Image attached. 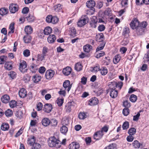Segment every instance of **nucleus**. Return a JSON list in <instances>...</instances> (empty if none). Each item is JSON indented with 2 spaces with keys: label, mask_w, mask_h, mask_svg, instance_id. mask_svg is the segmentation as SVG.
I'll return each mask as SVG.
<instances>
[{
  "label": "nucleus",
  "mask_w": 149,
  "mask_h": 149,
  "mask_svg": "<svg viewBox=\"0 0 149 149\" xmlns=\"http://www.w3.org/2000/svg\"><path fill=\"white\" fill-rule=\"evenodd\" d=\"M48 142L49 146L51 147H55L56 148H59L61 146L60 141L54 137L50 138Z\"/></svg>",
  "instance_id": "nucleus-1"
},
{
  "label": "nucleus",
  "mask_w": 149,
  "mask_h": 149,
  "mask_svg": "<svg viewBox=\"0 0 149 149\" xmlns=\"http://www.w3.org/2000/svg\"><path fill=\"white\" fill-rule=\"evenodd\" d=\"M27 64L25 61L23 60L21 61L19 67V70L23 73L26 72L27 70Z\"/></svg>",
  "instance_id": "nucleus-2"
},
{
  "label": "nucleus",
  "mask_w": 149,
  "mask_h": 149,
  "mask_svg": "<svg viewBox=\"0 0 149 149\" xmlns=\"http://www.w3.org/2000/svg\"><path fill=\"white\" fill-rule=\"evenodd\" d=\"M139 22L136 19H133L130 24V26L132 29H136L139 26Z\"/></svg>",
  "instance_id": "nucleus-3"
},
{
  "label": "nucleus",
  "mask_w": 149,
  "mask_h": 149,
  "mask_svg": "<svg viewBox=\"0 0 149 149\" xmlns=\"http://www.w3.org/2000/svg\"><path fill=\"white\" fill-rule=\"evenodd\" d=\"M9 8L10 12L14 13L18 10V6L17 4L12 3L9 6Z\"/></svg>",
  "instance_id": "nucleus-4"
},
{
  "label": "nucleus",
  "mask_w": 149,
  "mask_h": 149,
  "mask_svg": "<svg viewBox=\"0 0 149 149\" xmlns=\"http://www.w3.org/2000/svg\"><path fill=\"white\" fill-rule=\"evenodd\" d=\"M54 74V72L52 70L47 71L45 74V76L47 79H51Z\"/></svg>",
  "instance_id": "nucleus-5"
},
{
  "label": "nucleus",
  "mask_w": 149,
  "mask_h": 149,
  "mask_svg": "<svg viewBox=\"0 0 149 149\" xmlns=\"http://www.w3.org/2000/svg\"><path fill=\"white\" fill-rule=\"evenodd\" d=\"M52 109V106L50 104H46L44 106L43 110L45 112H50Z\"/></svg>",
  "instance_id": "nucleus-6"
},
{
  "label": "nucleus",
  "mask_w": 149,
  "mask_h": 149,
  "mask_svg": "<svg viewBox=\"0 0 149 149\" xmlns=\"http://www.w3.org/2000/svg\"><path fill=\"white\" fill-rule=\"evenodd\" d=\"M103 133L102 131H99L95 133L94 135V138L96 140L101 139L103 135Z\"/></svg>",
  "instance_id": "nucleus-7"
},
{
  "label": "nucleus",
  "mask_w": 149,
  "mask_h": 149,
  "mask_svg": "<svg viewBox=\"0 0 149 149\" xmlns=\"http://www.w3.org/2000/svg\"><path fill=\"white\" fill-rule=\"evenodd\" d=\"M63 86L65 90H66L67 88V91L68 92L70 90L72 85L70 84V82L69 80H66L63 83Z\"/></svg>",
  "instance_id": "nucleus-8"
},
{
  "label": "nucleus",
  "mask_w": 149,
  "mask_h": 149,
  "mask_svg": "<svg viewBox=\"0 0 149 149\" xmlns=\"http://www.w3.org/2000/svg\"><path fill=\"white\" fill-rule=\"evenodd\" d=\"M86 5L88 8H94V7L95 6V3L94 1L90 0L86 2Z\"/></svg>",
  "instance_id": "nucleus-9"
},
{
  "label": "nucleus",
  "mask_w": 149,
  "mask_h": 149,
  "mask_svg": "<svg viewBox=\"0 0 149 149\" xmlns=\"http://www.w3.org/2000/svg\"><path fill=\"white\" fill-rule=\"evenodd\" d=\"M80 146L79 143L76 142H73L70 144L69 146L70 149H78Z\"/></svg>",
  "instance_id": "nucleus-10"
},
{
  "label": "nucleus",
  "mask_w": 149,
  "mask_h": 149,
  "mask_svg": "<svg viewBox=\"0 0 149 149\" xmlns=\"http://www.w3.org/2000/svg\"><path fill=\"white\" fill-rule=\"evenodd\" d=\"M89 104L91 106H93L97 104L98 103V99L95 97L92 98L89 100Z\"/></svg>",
  "instance_id": "nucleus-11"
},
{
  "label": "nucleus",
  "mask_w": 149,
  "mask_h": 149,
  "mask_svg": "<svg viewBox=\"0 0 149 149\" xmlns=\"http://www.w3.org/2000/svg\"><path fill=\"white\" fill-rule=\"evenodd\" d=\"M35 138L33 136H31L28 138L27 143L31 146H33L34 143H35Z\"/></svg>",
  "instance_id": "nucleus-12"
},
{
  "label": "nucleus",
  "mask_w": 149,
  "mask_h": 149,
  "mask_svg": "<svg viewBox=\"0 0 149 149\" xmlns=\"http://www.w3.org/2000/svg\"><path fill=\"white\" fill-rule=\"evenodd\" d=\"M19 95L21 98H24L26 96L27 93L26 91L24 88L21 89L19 91Z\"/></svg>",
  "instance_id": "nucleus-13"
},
{
  "label": "nucleus",
  "mask_w": 149,
  "mask_h": 149,
  "mask_svg": "<svg viewBox=\"0 0 149 149\" xmlns=\"http://www.w3.org/2000/svg\"><path fill=\"white\" fill-rule=\"evenodd\" d=\"M1 100L3 103H7L9 102L10 100V97L8 95L6 94L1 97Z\"/></svg>",
  "instance_id": "nucleus-14"
},
{
  "label": "nucleus",
  "mask_w": 149,
  "mask_h": 149,
  "mask_svg": "<svg viewBox=\"0 0 149 149\" xmlns=\"http://www.w3.org/2000/svg\"><path fill=\"white\" fill-rule=\"evenodd\" d=\"M71 70L72 69L70 67H67L63 69V72L64 75L68 76L71 73Z\"/></svg>",
  "instance_id": "nucleus-15"
},
{
  "label": "nucleus",
  "mask_w": 149,
  "mask_h": 149,
  "mask_svg": "<svg viewBox=\"0 0 149 149\" xmlns=\"http://www.w3.org/2000/svg\"><path fill=\"white\" fill-rule=\"evenodd\" d=\"M24 31L27 35L33 32V29L30 26H25Z\"/></svg>",
  "instance_id": "nucleus-16"
},
{
  "label": "nucleus",
  "mask_w": 149,
  "mask_h": 149,
  "mask_svg": "<svg viewBox=\"0 0 149 149\" xmlns=\"http://www.w3.org/2000/svg\"><path fill=\"white\" fill-rule=\"evenodd\" d=\"M112 85L114 86V87H113V88L116 89L117 87H118L119 88V89L120 90L123 86V83L122 82H117L116 81H113Z\"/></svg>",
  "instance_id": "nucleus-17"
},
{
  "label": "nucleus",
  "mask_w": 149,
  "mask_h": 149,
  "mask_svg": "<svg viewBox=\"0 0 149 149\" xmlns=\"http://www.w3.org/2000/svg\"><path fill=\"white\" fill-rule=\"evenodd\" d=\"M86 19L85 18L81 19L77 23L78 26L79 27H82L86 24Z\"/></svg>",
  "instance_id": "nucleus-18"
},
{
  "label": "nucleus",
  "mask_w": 149,
  "mask_h": 149,
  "mask_svg": "<svg viewBox=\"0 0 149 149\" xmlns=\"http://www.w3.org/2000/svg\"><path fill=\"white\" fill-rule=\"evenodd\" d=\"M56 38V37L54 35H49L47 38V40L49 43H52L55 42Z\"/></svg>",
  "instance_id": "nucleus-19"
},
{
  "label": "nucleus",
  "mask_w": 149,
  "mask_h": 149,
  "mask_svg": "<svg viewBox=\"0 0 149 149\" xmlns=\"http://www.w3.org/2000/svg\"><path fill=\"white\" fill-rule=\"evenodd\" d=\"M42 125L45 126H47L50 124V121L47 118H43L42 121Z\"/></svg>",
  "instance_id": "nucleus-20"
},
{
  "label": "nucleus",
  "mask_w": 149,
  "mask_h": 149,
  "mask_svg": "<svg viewBox=\"0 0 149 149\" xmlns=\"http://www.w3.org/2000/svg\"><path fill=\"white\" fill-rule=\"evenodd\" d=\"M12 65L11 62H6L4 65V68L8 70H10L12 68Z\"/></svg>",
  "instance_id": "nucleus-21"
},
{
  "label": "nucleus",
  "mask_w": 149,
  "mask_h": 149,
  "mask_svg": "<svg viewBox=\"0 0 149 149\" xmlns=\"http://www.w3.org/2000/svg\"><path fill=\"white\" fill-rule=\"evenodd\" d=\"M110 95L111 97L112 98H115L117 97L118 95V92L114 89L111 90Z\"/></svg>",
  "instance_id": "nucleus-22"
},
{
  "label": "nucleus",
  "mask_w": 149,
  "mask_h": 149,
  "mask_svg": "<svg viewBox=\"0 0 149 149\" xmlns=\"http://www.w3.org/2000/svg\"><path fill=\"white\" fill-rule=\"evenodd\" d=\"M52 29L51 28L48 26L45 29L44 31V33L45 35H48L52 33Z\"/></svg>",
  "instance_id": "nucleus-23"
},
{
  "label": "nucleus",
  "mask_w": 149,
  "mask_h": 149,
  "mask_svg": "<svg viewBox=\"0 0 149 149\" xmlns=\"http://www.w3.org/2000/svg\"><path fill=\"white\" fill-rule=\"evenodd\" d=\"M41 79V77L36 74L33 77L32 80L35 83L38 82L40 81Z\"/></svg>",
  "instance_id": "nucleus-24"
},
{
  "label": "nucleus",
  "mask_w": 149,
  "mask_h": 149,
  "mask_svg": "<svg viewBox=\"0 0 149 149\" xmlns=\"http://www.w3.org/2000/svg\"><path fill=\"white\" fill-rule=\"evenodd\" d=\"M92 46L89 45H86L84 46L83 49L84 52H89L92 48Z\"/></svg>",
  "instance_id": "nucleus-25"
},
{
  "label": "nucleus",
  "mask_w": 149,
  "mask_h": 149,
  "mask_svg": "<svg viewBox=\"0 0 149 149\" xmlns=\"http://www.w3.org/2000/svg\"><path fill=\"white\" fill-rule=\"evenodd\" d=\"M9 125L7 123H3L1 126V129L3 131L8 130L9 128Z\"/></svg>",
  "instance_id": "nucleus-26"
},
{
  "label": "nucleus",
  "mask_w": 149,
  "mask_h": 149,
  "mask_svg": "<svg viewBox=\"0 0 149 149\" xmlns=\"http://www.w3.org/2000/svg\"><path fill=\"white\" fill-rule=\"evenodd\" d=\"M82 66L81 63H76L75 66V70L78 71L81 70L82 69Z\"/></svg>",
  "instance_id": "nucleus-27"
},
{
  "label": "nucleus",
  "mask_w": 149,
  "mask_h": 149,
  "mask_svg": "<svg viewBox=\"0 0 149 149\" xmlns=\"http://www.w3.org/2000/svg\"><path fill=\"white\" fill-rule=\"evenodd\" d=\"M136 29V32L138 35H141L143 33L144 29L142 27L139 26Z\"/></svg>",
  "instance_id": "nucleus-28"
},
{
  "label": "nucleus",
  "mask_w": 149,
  "mask_h": 149,
  "mask_svg": "<svg viewBox=\"0 0 149 149\" xmlns=\"http://www.w3.org/2000/svg\"><path fill=\"white\" fill-rule=\"evenodd\" d=\"M8 12V9L4 8L0 9V14L1 15H4L7 14Z\"/></svg>",
  "instance_id": "nucleus-29"
},
{
  "label": "nucleus",
  "mask_w": 149,
  "mask_h": 149,
  "mask_svg": "<svg viewBox=\"0 0 149 149\" xmlns=\"http://www.w3.org/2000/svg\"><path fill=\"white\" fill-rule=\"evenodd\" d=\"M70 34L71 36L74 37L75 36L76 31L74 27H72L69 31Z\"/></svg>",
  "instance_id": "nucleus-30"
},
{
  "label": "nucleus",
  "mask_w": 149,
  "mask_h": 149,
  "mask_svg": "<svg viewBox=\"0 0 149 149\" xmlns=\"http://www.w3.org/2000/svg\"><path fill=\"white\" fill-rule=\"evenodd\" d=\"M38 67L37 65L33 63L31 64L30 66V70L33 73L35 72L36 71Z\"/></svg>",
  "instance_id": "nucleus-31"
},
{
  "label": "nucleus",
  "mask_w": 149,
  "mask_h": 149,
  "mask_svg": "<svg viewBox=\"0 0 149 149\" xmlns=\"http://www.w3.org/2000/svg\"><path fill=\"white\" fill-rule=\"evenodd\" d=\"M129 32L130 31L129 28L127 27H126L124 29L122 34L125 37L127 38L129 36L128 34Z\"/></svg>",
  "instance_id": "nucleus-32"
},
{
  "label": "nucleus",
  "mask_w": 149,
  "mask_h": 149,
  "mask_svg": "<svg viewBox=\"0 0 149 149\" xmlns=\"http://www.w3.org/2000/svg\"><path fill=\"white\" fill-rule=\"evenodd\" d=\"M31 38L29 36L26 35V36L24 37L23 39L25 43H28L30 42L31 40Z\"/></svg>",
  "instance_id": "nucleus-33"
},
{
  "label": "nucleus",
  "mask_w": 149,
  "mask_h": 149,
  "mask_svg": "<svg viewBox=\"0 0 149 149\" xmlns=\"http://www.w3.org/2000/svg\"><path fill=\"white\" fill-rule=\"evenodd\" d=\"M68 131V128L65 126L63 125L61 128L60 131L61 133L63 134H66L67 132Z\"/></svg>",
  "instance_id": "nucleus-34"
},
{
  "label": "nucleus",
  "mask_w": 149,
  "mask_h": 149,
  "mask_svg": "<svg viewBox=\"0 0 149 149\" xmlns=\"http://www.w3.org/2000/svg\"><path fill=\"white\" fill-rule=\"evenodd\" d=\"M133 146L136 148H139L140 146V143L137 141L136 140L134 141L132 143Z\"/></svg>",
  "instance_id": "nucleus-35"
},
{
  "label": "nucleus",
  "mask_w": 149,
  "mask_h": 149,
  "mask_svg": "<svg viewBox=\"0 0 149 149\" xmlns=\"http://www.w3.org/2000/svg\"><path fill=\"white\" fill-rule=\"evenodd\" d=\"M72 102H69L67 105L65 106L66 111L67 112H70L71 110V106L72 105Z\"/></svg>",
  "instance_id": "nucleus-36"
},
{
  "label": "nucleus",
  "mask_w": 149,
  "mask_h": 149,
  "mask_svg": "<svg viewBox=\"0 0 149 149\" xmlns=\"http://www.w3.org/2000/svg\"><path fill=\"white\" fill-rule=\"evenodd\" d=\"M120 60V56L119 55H117L115 56L113 59V63L116 64Z\"/></svg>",
  "instance_id": "nucleus-37"
},
{
  "label": "nucleus",
  "mask_w": 149,
  "mask_h": 149,
  "mask_svg": "<svg viewBox=\"0 0 149 149\" xmlns=\"http://www.w3.org/2000/svg\"><path fill=\"white\" fill-rule=\"evenodd\" d=\"M8 75L12 79H13L16 77V74L15 72L11 71L8 73Z\"/></svg>",
  "instance_id": "nucleus-38"
},
{
  "label": "nucleus",
  "mask_w": 149,
  "mask_h": 149,
  "mask_svg": "<svg viewBox=\"0 0 149 149\" xmlns=\"http://www.w3.org/2000/svg\"><path fill=\"white\" fill-rule=\"evenodd\" d=\"M7 58L6 56H0V64H2L6 61Z\"/></svg>",
  "instance_id": "nucleus-39"
},
{
  "label": "nucleus",
  "mask_w": 149,
  "mask_h": 149,
  "mask_svg": "<svg viewBox=\"0 0 149 149\" xmlns=\"http://www.w3.org/2000/svg\"><path fill=\"white\" fill-rule=\"evenodd\" d=\"M41 146L38 143H35L32 146L31 149H41Z\"/></svg>",
  "instance_id": "nucleus-40"
},
{
  "label": "nucleus",
  "mask_w": 149,
  "mask_h": 149,
  "mask_svg": "<svg viewBox=\"0 0 149 149\" xmlns=\"http://www.w3.org/2000/svg\"><path fill=\"white\" fill-rule=\"evenodd\" d=\"M136 129L134 128H132L130 129L128 131V133L130 135H133L136 132Z\"/></svg>",
  "instance_id": "nucleus-41"
},
{
  "label": "nucleus",
  "mask_w": 149,
  "mask_h": 149,
  "mask_svg": "<svg viewBox=\"0 0 149 149\" xmlns=\"http://www.w3.org/2000/svg\"><path fill=\"white\" fill-rule=\"evenodd\" d=\"M26 18L27 20L30 22H33L35 19V17L32 15H29L28 17H26Z\"/></svg>",
  "instance_id": "nucleus-42"
},
{
  "label": "nucleus",
  "mask_w": 149,
  "mask_h": 149,
  "mask_svg": "<svg viewBox=\"0 0 149 149\" xmlns=\"http://www.w3.org/2000/svg\"><path fill=\"white\" fill-rule=\"evenodd\" d=\"M137 99V96L134 94L132 95L130 97V100L133 102H136Z\"/></svg>",
  "instance_id": "nucleus-43"
},
{
  "label": "nucleus",
  "mask_w": 149,
  "mask_h": 149,
  "mask_svg": "<svg viewBox=\"0 0 149 149\" xmlns=\"http://www.w3.org/2000/svg\"><path fill=\"white\" fill-rule=\"evenodd\" d=\"M100 73L102 75H105L108 72V70L106 68H104L103 67L102 68L100 69Z\"/></svg>",
  "instance_id": "nucleus-44"
},
{
  "label": "nucleus",
  "mask_w": 149,
  "mask_h": 149,
  "mask_svg": "<svg viewBox=\"0 0 149 149\" xmlns=\"http://www.w3.org/2000/svg\"><path fill=\"white\" fill-rule=\"evenodd\" d=\"M129 123L127 121H125L122 125L123 129V130H127L129 128Z\"/></svg>",
  "instance_id": "nucleus-45"
},
{
  "label": "nucleus",
  "mask_w": 149,
  "mask_h": 149,
  "mask_svg": "<svg viewBox=\"0 0 149 149\" xmlns=\"http://www.w3.org/2000/svg\"><path fill=\"white\" fill-rule=\"evenodd\" d=\"M9 104L11 108H13L16 106L17 102L15 100H12L9 102Z\"/></svg>",
  "instance_id": "nucleus-46"
},
{
  "label": "nucleus",
  "mask_w": 149,
  "mask_h": 149,
  "mask_svg": "<svg viewBox=\"0 0 149 149\" xmlns=\"http://www.w3.org/2000/svg\"><path fill=\"white\" fill-rule=\"evenodd\" d=\"M58 123V122L55 119H52L50 121V124L51 125L54 127L57 126Z\"/></svg>",
  "instance_id": "nucleus-47"
},
{
  "label": "nucleus",
  "mask_w": 149,
  "mask_h": 149,
  "mask_svg": "<svg viewBox=\"0 0 149 149\" xmlns=\"http://www.w3.org/2000/svg\"><path fill=\"white\" fill-rule=\"evenodd\" d=\"M54 8L56 11L58 12L61 9V5L60 4H58L54 6Z\"/></svg>",
  "instance_id": "nucleus-48"
},
{
  "label": "nucleus",
  "mask_w": 149,
  "mask_h": 149,
  "mask_svg": "<svg viewBox=\"0 0 149 149\" xmlns=\"http://www.w3.org/2000/svg\"><path fill=\"white\" fill-rule=\"evenodd\" d=\"M13 112L10 109H8L5 112V114L6 116L8 117L11 116L13 114Z\"/></svg>",
  "instance_id": "nucleus-49"
},
{
  "label": "nucleus",
  "mask_w": 149,
  "mask_h": 149,
  "mask_svg": "<svg viewBox=\"0 0 149 149\" xmlns=\"http://www.w3.org/2000/svg\"><path fill=\"white\" fill-rule=\"evenodd\" d=\"M69 120L68 118H63L62 121V123L63 125H67L69 123Z\"/></svg>",
  "instance_id": "nucleus-50"
},
{
  "label": "nucleus",
  "mask_w": 149,
  "mask_h": 149,
  "mask_svg": "<svg viewBox=\"0 0 149 149\" xmlns=\"http://www.w3.org/2000/svg\"><path fill=\"white\" fill-rule=\"evenodd\" d=\"M79 118L81 119H84L86 117V115L84 113H80L79 114Z\"/></svg>",
  "instance_id": "nucleus-51"
},
{
  "label": "nucleus",
  "mask_w": 149,
  "mask_h": 149,
  "mask_svg": "<svg viewBox=\"0 0 149 149\" xmlns=\"http://www.w3.org/2000/svg\"><path fill=\"white\" fill-rule=\"evenodd\" d=\"M95 9L94 8H90L86 11V14L89 15H93L95 12Z\"/></svg>",
  "instance_id": "nucleus-52"
},
{
  "label": "nucleus",
  "mask_w": 149,
  "mask_h": 149,
  "mask_svg": "<svg viewBox=\"0 0 149 149\" xmlns=\"http://www.w3.org/2000/svg\"><path fill=\"white\" fill-rule=\"evenodd\" d=\"M51 23L53 24H55L57 23L58 21V18L56 16H52Z\"/></svg>",
  "instance_id": "nucleus-53"
},
{
  "label": "nucleus",
  "mask_w": 149,
  "mask_h": 149,
  "mask_svg": "<svg viewBox=\"0 0 149 149\" xmlns=\"http://www.w3.org/2000/svg\"><path fill=\"white\" fill-rule=\"evenodd\" d=\"M123 106L126 108H128L130 107V104L128 100H126L123 102Z\"/></svg>",
  "instance_id": "nucleus-54"
},
{
  "label": "nucleus",
  "mask_w": 149,
  "mask_h": 149,
  "mask_svg": "<svg viewBox=\"0 0 149 149\" xmlns=\"http://www.w3.org/2000/svg\"><path fill=\"white\" fill-rule=\"evenodd\" d=\"M23 54L24 56L28 57L30 55V51L28 49H26L23 51Z\"/></svg>",
  "instance_id": "nucleus-55"
},
{
  "label": "nucleus",
  "mask_w": 149,
  "mask_h": 149,
  "mask_svg": "<svg viewBox=\"0 0 149 149\" xmlns=\"http://www.w3.org/2000/svg\"><path fill=\"white\" fill-rule=\"evenodd\" d=\"M105 45V43H102L96 49V51L97 52L99 50L102 49H103Z\"/></svg>",
  "instance_id": "nucleus-56"
},
{
  "label": "nucleus",
  "mask_w": 149,
  "mask_h": 149,
  "mask_svg": "<svg viewBox=\"0 0 149 149\" xmlns=\"http://www.w3.org/2000/svg\"><path fill=\"white\" fill-rule=\"evenodd\" d=\"M52 16L51 15H48L46 18V21L48 23H51Z\"/></svg>",
  "instance_id": "nucleus-57"
},
{
  "label": "nucleus",
  "mask_w": 149,
  "mask_h": 149,
  "mask_svg": "<svg viewBox=\"0 0 149 149\" xmlns=\"http://www.w3.org/2000/svg\"><path fill=\"white\" fill-rule=\"evenodd\" d=\"M115 147L116 144H115L112 143L106 147L105 148V149H114Z\"/></svg>",
  "instance_id": "nucleus-58"
},
{
  "label": "nucleus",
  "mask_w": 149,
  "mask_h": 149,
  "mask_svg": "<svg viewBox=\"0 0 149 149\" xmlns=\"http://www.w3.org/2000/svg\"><path fill=\"white\" fill-rule=\"evenodd\" d=\"M123 114L125 116H127L129 113V109L128 108H125L123 109Z\"/></svg>",
  "instance_id": "nucleus-59"
},
{
  "label": "nucleus",
  "mask_w": 149,
  "mask_h": 149,
  "mask_svg": "<svg viewBox=\"0 0 149 149\" xmlns=\"http://www.w3.org/2000/svg\"><path fill=\"white\" fill-rule=\"evenodd\" d=\"M63 102V99H58L57 100V103L59 106H61Z\"/></svg>",
  "instance_id": "nucleus-60"
},
{
  "label": "nucleus",
  "mask_w": 149,
  "mask_h": 149,
  "mask_svg": "<svg viewBox=\"0 0 149 149\" xmlns=\"http://www.w3.org/2000/svg\"><path fill=\"white\" fill-rule=\"evenodd\" d=\"M16 115L17 117L20 118L22 117L23 113L22 111H19L16 113Z\"/></svg>",
  "instance_id": "nucleus-61"
},
{
  "label": "nucleus",
  "mask_w": 149,
  "mask_h": 149,
  "mask_svg": "<svg viewBox=\"0 0 149 149\" xmlns=\"http://www.w3.org/2000/svg\"><path fill=\"white\" fill-rule=\"evenodd\" d=\"M99 39L97 40L99 42L102 41L104 39V36L102 33H100L98 36Z\"/></svg>",
  "instance_id": "nucleus-62"
},
{
  "label": "nucleus",
  "mask_w": 149,
  "mask_h": 149,
  "mask_svg": "<svg viewBox=\"0 0 149 149\" xmlns=\"http://www.w3.org/2000/svg\"><path fill=\"white\" fill-rule=\"evenodd\" d=\"M140 115V113H138L136 115L133 116V120L134 121H138Z\"/></svg>",
  "instance_id": "nucleus-63"
},
{
  "label": "nucleus",
  "mask_w": 149,
  "mask_h": 149,
  "mask_svg": "<svg viewBox=\"0 0 149 149\" xmlns=\"http://www.w3.org/2000/svg\"><path fill=\"white\" fill-rule=\"evenodd\" d=\"M45 56L44 55L42 54H38L37 56L38 60H39L42 61L45 58Z\"/></svg>",
  "instance_id": "nucleus-64"
}]
</instances>
